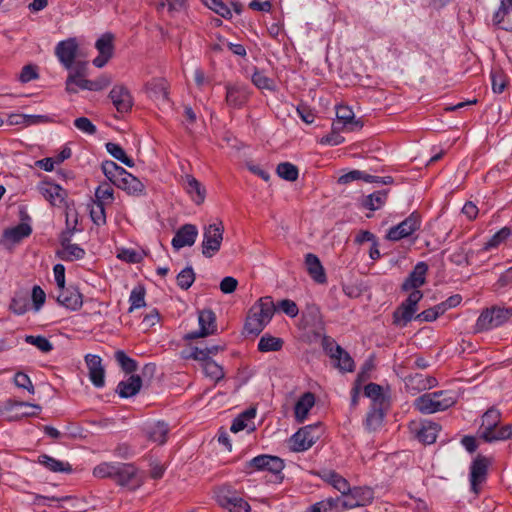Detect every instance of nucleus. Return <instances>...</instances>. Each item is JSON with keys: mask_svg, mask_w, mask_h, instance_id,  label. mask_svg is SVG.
<instances>
[{"mask_svg": "<svg viewBox=\"0 0 512 512\" xmlns=\"http://www.w3.org/2000/svg\"><path fill=\"white\" fill-rule=\"evenodd\" d=\"M109 98L117 112L121 114L130 112L134 104L130 91L123 85H115L109 93Z\"/></svg>", "mask_w": 512, "mask_h": 512, "instance_id": "nucleus-14", "label": "nucleus"}, {"mask_svg": "<svg viewBox=\"0 0 512 512\" xmlns=\"http://www.w3.org/2000/svg\"><path fill=\"white\" fill-rule=\"evenodd\" d=\"M147 439L158 445H164L170 432L169 425L164 421H156L145 428Z\"/></svg>", "mask_w": 512, "mask_h": 512, "instance_id": "nucleus-25", "label": "nucleus"}, {"mask_svg": "<svg viewBox=\"0 0 512 512\" xmlns=\"http://www.w3.org/2000/svg\"><path fill=\"white\" fill-rule=\"evenodd\" d=\"M31 233L32 228L29 224L20 223L14 227L4 230L1 243L4 245L7 243L16 244L21 242L24 238L29 237Z\"/></svg>", "mask_w": 512, "mask_h": 512, "instance_id": "nucleus-27", "label": "nucleus"}, {"mask_svg": "<svg viewBox=\"0 0 512 512\" xmlns=\"http://www.w3.org/2000/svg\"><path fill=\"white\" fill-rule=\"evenodd\" d=\"M115 359L122 368V370L125 371L126 373H132L137 370V362L128 355H126L124 351H116Z\"/></svg>", "mask_w": 512, "mask_h": 512, "instance_id": "nucleus-50", "label": "nucleus"}, {"mask_svg": "<svg viewBox=\"0 0 512 512\" xmlns=\"http://www.w3.org/2000/svg\"><path fill=\"white\" fill-rule=\"evenodd\" d=\"M107 152L118 161L122 162L128 167L134 166V161L126 155L124 149L116 143L108 142L105 145Z\"/></svg>", "mask_w": 512, "mask_h": 512, "instance_id": "nucleus-43", "label": "nucleus"}, {"mask_svg": "<svg viewBox=\"0 0 512 512\" xmlns=\"http://www.w3.org/2000/svg\"><path fill=\"white\" fill-rule=\"evenodd\" d=\"M278 176L286 181H295L298 178L299 171L297 166L290 162H282L276 168Z\"/></svg>", "mask_w": 512, "mask_h": 512, "instance_id": "nucleus-44", "label": "nucleus"}, {"mask_svg": "<svg viewBox=\"0 0 512 512\" xmlns=\"http://www.w3.org/2000/svg\"><path fill=\"white\" fill-rule=\"evenodd\" d=\"M203 370L206 376L210 377L214 381H219L224 378V370L222 366L217 364L214 360H210L203 364Z\"/></svg>", "mask_w": 512, "mask_h": 512, "instance_id": "nucleus-54", "label": "nucleus"}, {"mask_svg": "<svg viewBox=\"0 0 512 512\" xmlns=\"http://www.w3.org/2000/svg\"><path fill=\"white\" fill-rule=\"evenodd\" d=\"M14 383L17 387L26 389L29 393L34 394V386L27 374L23 372L16 373Z\"/></svg>", "mask_w": 512, "mask_h": 512, "instance_id": "nucleus-63", "label": "nucleus"}, {"mask_svg": "<svg viewBox=\"0 0 512 512\" xmlns=\"http://www.w3.org/2000/svg\"><path fill=\"white\" fill-rule=\"evenodd\" d=\"M373 500V491L368 487L349 486V490L343 495L342 509H352L363 507L371 503Z\"/></svg>", "mask_w": 512, "mask_h": 512, "instance_id": "nucleus-11", "label": "nucleus"}, {"mask_svg": "<svg viewBox=\"0 0 512 512\" xmlns=\"http://www.w3.org/2000/svg\"><path fill=\"white\" fill-rule=\"evenodd\" d=\"M421 227V217L418 213L413 212L401 223L391 227L386 235L390 241H399L403 238L411 236L415 231Z\"/></svg>", "mask_w": 512, "mask_h": 512, "instance_id": "nucleus-10", "label": "nucleus"}, {"mask_svg": "<svg viewBox=\"0 0 512 512\" xmlns=\"http://www.w3.org/2000/svg\"><path fill=\"white\" fill-rule=\"evenodd\" d=\"M511 316L512 310L509 308L492 307L490 309H485L479 315L474 326V331L479 333L499 327L507 322Z\"/></svg>", "mask_w": 512, "mask_h": 512, "instance_id": "nucleus-4", "label": "nucleus"}, {"mask_svg": "<svg viewBox=\"0 0 512 512\" xmlns=\"http://www.w3.org/2000/svg\"><path fill=\"white\" fill-rule=\"evenodd\" d=\"M39 191L43 197L53 206H60L66 198V191L58 184L43 182L39 185Z\"/></svg>", "mask_w": 512, "mask_h": 512, "instance_id": "nucleus-24", "label": "nucleus"}, {"mask_svg": "<svg viewBox=\"0 0 512 512\" xmlns=\"http://www.w3.org/2000/svg\"><path fill=\"white\" fill-rule=\"evenodd\" d=\"M113 192V188L110 184L103 183L99 185L95 191L96 203H101L102 205L111 203L114 199Z\"/></svg>", "mask_w": 512, "mask_h": 512, "instance_id": "nucleus-53", "label": "nucleus"}, {"mask_svg": "<svg viewBox=\"0 0 512 512\" xmlns=\"http://www.w3.org/2000/svg\"><path fill=\"white\" fill-rule=\"evenodd\" d=\"M85 362L89 371V379L96 388L105 385V370L102 366V359L98 355L87 354Z\"/></svg>", "mask_w": 512, "mask_h": 512, "instance_id": "nucleus-19", "label": "nucleus"}, {"mask_svg": "<svg viewBox=\"0 0 512 512\" xmlns=\"http://www.w3.org/2000/svg\"><path fill=\"white\" fill-rule=\"evenodd\" d=\"M142 387L139 375H131L127 380L118 383L116 392L121 398H129L136 395Z\"/></svg>", "mask_w": 512, "mask_h": 512, "instance_id": "nucleus-31", "label": "nucleus"}, {"mask_svg": "<svg viewBox=\"0 0 512 512\" xmlns=\"http://www.w3.org/2000/svg\"><path fill=\"white\" fill-rule=\"evenodd\" d=\"M250 96L248 87L244 84L235 83L226 85L225 101L229 107L239 109L243 107Z\"/></svg>", "mask_w": 512, "mask_h": 512, "instance_id": "nucleus-15", "label": "nucleus"}, {"mask_svg": "<svg viewBox=\"0 0 512 512\" xmlns=\"http://www.w3.org/2000/svg\"><path fill=\"white\" fill-rule=\"evenodd\" d=\"M115 186L133 195H139L145 191V185L127 171L122 174V177L118 180Z\"/></svg>", "mask_w": 512, "mask_h": 512, "instance_id": "nucleus-30", "label": "nucleus"}, {"mask_svg": "<svg viewBox=\"0 0 512 512\" xmlns=\"http://www.w3.org/2000/svg\"><path fill=\"white\" fill-rule=\"evenodd\" d=\"M364 394L373 401L372 406H381L384 401L382 387L375 383H369L364 387Z\"/></svg>", "mask_w": 512, "mask_h": 512, "instance_id": "nucleus-47", "label": "nucleus"}, {"mask_svg": "<svg viewBox=\"0 0 512 512\" xmlns=\"http://www.w3.org/2000/svg\"><path fill=\"white\" fill-rule=\"evenodd\" d=\"M25 342L37 347L41 352L48 353L53 350L52 343L44 336L27 335Z\"/></svg>", "mask_w": 512, "mask_h": 512, "instance_id": "nucleus-52", "label": "nucleus"}, {"mask_svg": "<svg viewBox=\"0 0 512 512\" xmlns=\"http://www.w3.org/2000/svg\"><path fill=\"white\" fill-rule=\"evenodd\" d=\"M113 481L120 486L135 489L140 485L138 469L131 463L117 462Z\"/></svg>", "mask_w": 512, "mask_h": 512, "instance_id": "nucleus-12", "label": "nucleus"}, {"mask_svg": "<svg viewBox=\"0 0 512 512\" xmlns=\"http://www.w3.org/2000/svg\"><path fill=\"white\" fill-rule=\"evenodd\" d=\"M428 271V265L425 262H418L413 271L404 281L402 288L405 291L418 289L425 283V275Z\"/></svg>", "mask_w": 512, "mask_h": 512, "instance_id": "nucleus-28", "label": "nucleus"}, {"mask_svg": "<svg viewBox=\"0 0 512 512\" xmlns=\"http://www.w3.org/2000/svg\"><path fill=\"white\" fill-rule=\"evenodd\" d=\"M197 235L198 230L195 225L185 224L176 231L171 244L176 250L185 246H192L196 241Z\"/></svg>", "mask_w": 512, "mask_h": 512, "instance_id": "nucleus-23", "label": "nucleus"}, {"mask_svg": "<svg viewBox=\"0 0 512 512\" xmlns=\"http://www.w3.org/2000/svg\"><path fill=\"white\" fill-rule=\"evenodd\" d=\"M198 321L200 330L188 333L186 336L187 339L194 340L200 337H205L216 331V317L212 310L200 311Z\"/></svg>", "mask_w": 512, "mask_h": 512, "instance_id": "nucleus-17", "label": "nucleus"}, {"mask_svg": "<svg viewBox=\"0 0 512 512\" xmlns=\"http://www.w3.org/2000/svg\"><path fill=\"white\" fill-rule=\"evenodd\" d=\"M416 311L403 303L393 313V323L405 327L413 318Z\"/></svg>", "mask_w": 512, "mask_h": 512, "instance_id": "nucleus-40", "label": "nucleus"}, {"mask_svg": "<svg viewBox=\"0 0 512 512\" xmlns=\"http://www.w3.org/2000/svg\"><path fill=\"white\" fill-rule=\"evenodd\" d=\"M247 466L256 471H267L272 474V482L280 483L283 480L282 471L285 467L284 461L272 455H259L251 459Z\"/></svg>", "mask_w": 512, "mask_h": 512, "instance_id": "nucleus-6", "label": "nucleus"}, {"mask_svg": "<svg viewBox=\"0 0 512 512\" xmlns=\"http://www.w3.org/2000/svg\"><path fill=\"white\" fill-rule=\"evenodd\" d=\"M502 414L495 407L489 408L482 415L479 437L487 443L504 441L512 437V426L507 424L499 427Z\"/></svg>", "mask_w": 512, "mask_h": 512, "instance_id": "nucleus-2", "label": "nucleus"}, {"mask_svg": "<svg viewBox=\"0 0 512 512\" xmlns=\"http://www.w3.org/2000/svg\"><path fill=\"white\" fill-rule=\"evenodd\" d=\"M180 183L195 204L200 205L204 202L206 190L193 175H182L180 178Z\"/></svg>", "mask_w": 512, "mask_h": 512, "instance_id": "nucleus-22", "label": "nucleus"}, {"mask_svg": "<svg viewBox=\"0 0 512 512\" xmlns=\"http://www.w3.org/2000/svg\"><path fill=\"white\" fill-rule=\"evenodd\" d=\"M388 190L376 191L366 196L362 201V206L371 211L380 209L387 200Z\"/></svg>", "mask_w": 512, "mask_h": 512, "instance_id": "nucleus-37", "label": "nucleus"}, {"mask_svg": "<svg viewBox=\"0 0 512 512\" xmlns=\"http://www.w3.org/2000/svg\"><path fill=\"white\" fill-rule=\"evenodd\" d=\"M216 500L221 507L229 512H250L251 510L249 503L229 485L221 486L217 490Z\"/></svg>", "mask_w": 512, "mask_h": 512, "instance_id": "nucleus-7", "label": "nucleus"}, {"mask_svg": "<svg viewBox=\"0 0 512 512\" xmlns=\"http://www.w3.org/2000/svg\"><path fill=\"white\" fill-rule=\"evenodd\" d=\"M321 478L329 483L333 488L338 490L342 495H345L349 490V482L340 474L332 470H325L320 474Z\"/></svg>", "mask_w": 512, "mask_h": 512, "instance_id": "nucleus-34", "label": "nucleus"}, {"mask_svg": "<svg viewBox=\"0 0 512 512\" xmlns=\"http://www.w3.org/2000/svg\"><path fill=\"white\" fill-rule=\"evenodd\" d=\"M117 462H102L94 467L93 475L97 478L113 480Z\"/></svg>", "mask_w": 512, "mask_h": 512, "instance_id": "nucleus-48", "label": "nucleus"}, {"mask_svg": "<svg viewBox=\"0 0 512 512\" xmlns=\"http://www.w3.org/2000/svg\"><path fill=\"white\" fill-rule=\"evenodd\" d=\"M29 302L25 297H14L10 304V310L16 315H23L28 311Z\"/></svg>", "mask_w": 512, "mask_h": 512, "instance_id": "nucleus-60", "label": "nucleus"}, {"mask_svg": "<svg viewBox=\"0 0 512 512\" xmlns=\"http://www.w3.org/2000/svg\"><path fill=\"white\" fill-rule=\"evenodd\" d=\"M113 40V34L105 33L96 41L95 47L99 52V55L93 60V64L96 67L102 68L112 57L114 50Z\"/></svg>", "mask_w": 512, "mask_h": 512, "instance_id": "nucleus-18", "label": "nucleus"}, {"mask_svg": "<svg viewBox=\"0 0 512 512\" xmlns=\"http://www.w3.org/2000/svg\"><path fill=\"white\" fill-rule=\"evenodd\" d=\"M129 302L130 311L145 306V290L142 287H136L131 291Z\"/></svg>", "mask_w": 512, "mask_h": 512, "instance_id": "nucleus-57", "label": "nucleus"}, {"mask_svg": "<svg viewBox=\"0 0 512 512\" xmlns=\"http://www.w3.org/2000/svg\"><path fill=\"white\" fill-rule=\"evenodd\" d=\"M493 24L503 30L512 31V8L500 3V7L494 13Z\"/></svg>", "mask_w": 512, "mask_h": 512, "instance_id": "nucleus-33", "label": "nucleus"}, {"mask_svg": "<svg viewBox=\"0 0 512 512\" xmlns=\"http://www.w3.org/2000/svg\"><path fill=\"white\" fill-rule=\"evenodd\" d=\"M277 307L286 315L292 318L296 317L299 312L297 304L289 299L281 300L280 302H278Z\"/></svg>", "mask_w": 512, "mask_h": 512, "instance_id": "nucleus-64", "label": "nucleus"}, {"mask_svg": "<svg viewBox=\"0 0 512 512\" xmlns=\"http://www.w3.org/2000/svg\"><path fill=\"white\" fill-rule=\"evenodd\" d=\"M38 463L43 465L51 472H63L70 473L72 472V467L68 462H63L58 459H55L47 454H42L38 456Z\"/></svg>", "mask_w": 512, "mask_h": 512, "instance_id": "nucleus-35", "label": "nucleus"}, {"mask_svg": "<svg viewBox=\"0 0 512 512\" xmlns=\"http://www.w3.org/2000/svg\"><path fill=\"white\" fill-rule=\"evenodd\" d=\"M224 225L221 220L204 226L202 254L207 257H213L221 248L223 241Z\"/></svg>", "mask_w": 512, "mask_h": 512, "instance_id": "nucleus-5", "label": "nucleus"}, {"mask_svg": "<svg viewBox=\"0 0 512 512\" xmlns=\"http://www.w3.org/2000/svg\"><path fill=\"white\" fill-rule=\"evenodd\" d=\"M449 259L457 266L469 265L470 252L465 251L464 248H459L450 255Z\"/></svg>", "mask_w": 512, "mask_h": 512, "instance_id": "nucleus-59", "label": "nucleus"}, {"mask_svg": "<svg viewBox=\"0 0 512 512\" xmlns=\"http://www.w3.org/2000/svg\"><path fill=\"white\" fill-rule=\"evenodd\" d=\"M488 463L485 458H477L470 467L471 490L478 493V486L486 480Z\"/></svg>", "mask_w": 512, "mask_h": 512, "instance_id": "nucleus-26", "label": "nucleus"}, {"mask_svg": "<svg viewBox=\"0 0 512 512\" xmlns=\"http://www.w3.org/2000/svg\"><path fill=\"white\" fill-rule=\"evenodd\" d=\"M409 430L419 442L430 445L436 441L441 426L429 420L411 421Z\"/></svg>", "mask_w": 512, "mask_h": 512, "instance_id": "nucleus-9", "label": "nucleus"}, {"mask_svg": "<svg viewBox=\"0 0 512 512\" xmlns=\"http://www.w3.org/2000/svg\"><path fill=\"white\" fill-rule=\"evenodd\" d=\"M305 265L308 274L311 276V278L317 282V283H325L327 278L324 271V268L319 260V258L313 254L308 253L305 256Z\"/></svg>", "mask_w": 512, "mask_h": 512, "instance_id": "nucleus-29", "label": "nucleus"}, {"mask_svg": "<svg viewBox=\"0 0 512 512\" xmlns=\"http://www.w3.org/2000/svg\"><path fill=\"white\" fill-rule=\"evenodd\" d=\"M74 126L81 132L94 135L97 132L96 126L87 117H79L74 120Z\"/></svg>", "mask_w": 512, "mask_h": 512, "instance_id": "nucleus-58", "label": "nucleus"}, {"mask_svg": "<svg viewBox=\"0 0 512 512\" xmlns=\"http://www.w3.org/2000/svg\"><path fill=\"white\" fill-rule=\"evenodd\" d=\"M322 434L320 423L307 425L299 429L291 438L294 451H306L312 447Z\"/></svg>", "mask_w": 512, "mask_h": 512, "instance_id": "nucleus-8", "label": "nucleus"}, {"mask_svg": "<svg viewBox=\"0 0 512 512\" xmlns=\"http://www.w3.org/2000/svg\"><path fill=\"white\" fill-rule=\"evenodd\" d=\"M56 300L60 305L71 311H77L83 305L82 294L73 286L58 288Z\"/></svg>", "mask_w": 512, "mask_h": 512, "instance_id": "nucleus-16", "label": "nucleus"}, {"mask_svg": "<svg viewBox=\"0 0 512 512\" xmlns=\"http://www.w3.org/2000/svg\"><path fill=\"white\" fill-rule=\"evenodd\" d=\"M101 169L107 179L114 185H116L118 180L122 177V174L126 171L123 167L110 160L104 161L101 165Z\"/></svg>", "mask_w": 512, "mask_h": 512, "instance_id": "nucleus-38", "label": "nucleus"}, {"mask_svg": "<svg viewBox=\"0 0 512 512\" xmlns=\"http://www.w3.org/2000/svg\"><path fill=\"white\" fill-rule=\"evenodd\" d=\"M79 90L90 91V80L85 79L80 71H75L67 77L66 91L68 93H77Z\"/></svg>", "mask_w": 512, "mask_h": 512, "instance_id": "nucleus-36", "label": "nucleus"}, {"mask_svg": "<svg viewBox=\"0 0 512 512\" xmlns=\"http://www.w3.org/2000/svg\"><path fill=\"white\" fill-rule=\"evenodd\" d=\"M206 6H208L211 10L215 11L217 14L222 17H227L231 15L229 8L224 4L222 0H203Z\"/></svg>", "mask_w": 512, "mask_h": 512, "instance_id": "nucleus-62", "label": "nucleus"}, {"mask_svg": "<svg viewBox=\"0 0 512 512\" xmlns=\"http://www.w3.org/2000/svg\"><path fill=\"white\" fill-rule=\"evenodd\" d=\"M511 234L512 231L509 227L501 228L484 244L483 249L488 251L490 249L497 248L499 245L504 243Z\"/></svg>", "mask_w": 512, "mask_h": 512, "instance_id": "nucleus-45", "label": "nucleus"}, {"mask_svg": "<svg viewBox=\"0 0 512 512\" xmlns=\"http://www.w3.org/2000/svg\"><path fill=\"white\" fill-rule=\"evenodd\" d=\"M337 120L333 122L334 129H343L354 119L353 111L347 106H338L336 109Z\"/></svg>", "mask_w": 512, "mask_h": 512, "instance_id": "nucleus-42", "label": "nucleus"}, {"mask_svg": "<svg viewBox=\"0 0 512 512\" xmlns=\"http://www.w3.org/2000/svg\"><path fill=\"white\" fill-rule=\"evenodd\" d=\"M283 346V340L268 334L263 335L258 343V350L261 352L279 351Z\"/></svg>", "mask_w": 512, "mask_h": 512, "instance_id": "nucleus-41", "label": "nucleus"}, {"mask_svg": "<svg viewBox=\"0 0 512 512\" xmlns=\"http://www.w3.org/2000/svg\"><path fill=\"white\" fill-rule=\"evenodd\" d=\"M335 366L344 372H352L354 370V361L351 356L342 348V353L332 358Z\"/></svg>", "mask_w": 512, "mask_h": 512, "instance_id": "nucleus-49", "label": "nucleus"}, {"mask_svg": "<svg viewBox=\"0 0 512 512\" xmlns=\"http://www.w3.org/2000/svg\"><path fill=\"white\" fill-rule=\"evenodd\" d=\"M276 306L271 297L260 298L249 310L244 330L249 335H259L271 321Z\"/></svg>", "mask_w": 512, "mask_h": 512, "instance_id": "nucleus-1", "label": "nucleus"}, {"mask_svg": "<svg viewBox=\"0 0 512 512\" xmlns=\"http://www.w3.org/2000/svg\"><path fill=\"white\" fill-rule=\"evenodd\" d=\"M177 285L183 289H189L195 281V273L192 267H186L177 275Z\"/></svg>", "mask_w": 512, "mask_h": 512, "instance_id": "nucleus-51", "label": "nucleus"}, {"mask_svg": "<svg viewBox=\"0 0 512 512\" xmlns=\"http://www.w3.org/2000/svg\"><path fill=\"white\" fill-rule=\"evenodd\" d=\"M61 248L57 250L56 256L66 262L81 260L85 257V250L78 244L71 243L70 238L63 235L60 240Z\"/></svg>", "mask_w": 512, "mask_h": 512, "instance_id": "nucleus-21", "label": "nucleus"}, {"mask_svg": "<svg viewBox=\"0 0 512 512\" xmlns=\"http://www.w3.org/2000/svg\"><path fill=\"white\" fill-rule=\"evenodd\" d=\"M147 95L160 105L169 104L168 83L163 78H154L145 85Z\"/></svg>", "mask_w": 512, "mask_h": 512, "instance_id": "nucleus-20", "label": "nucleus"}, {"mask_svg": "<svg viewBox=\"0 0 512 512\" xmlns=\"http://www.w3.org/2000/svg\"><path fill=\"white\" fill-rule=\"evenodd\" d=\"M251 80L253 84L259 89H266L273 91L275 90V82L270 77L266 76L262 71L255 70L253 73Z\"/></svg>", "mask_w": 512, "mask_h": 512, "instance_id": "nucleus-46", "label": "nucleus"}, {"mask_svg": "<svg viewBox=\"0 0 512 512\" xmlns=\"http://www.w3.org/2000/svg\"><path fill=\"white\" fill-rule=\"evenodd\" d=\"M455 393L441 390L425 393L414 400V407L422 414H433L447 410L456 403Z\"/></svg>", "mask_w": 512, "mask_h": 512, "instance_id": "nucleus-3", "label": "nucleus"}, {"mask_svg": "<svg viewBox=\"0 0 512 512\" xmlns=\"http://www.w3.org/2000/svg\"><path fill=\"white\" fill-rule=\"evenodd\" d=\"M491 83L493 92L501 94L504 91L507 84L504 73L499 69L492 70Z\"/></svg>", "mask_w": 512, "mask_h": 512, "instance_id": "nucleus-56", "label": "nucleus"}, {"mask_svg": "<svg viewBox=\"0 0 512 512\" xmlns=\"http://www.w3.org/2000/svg\"><path fill=\"white\" fill-rule=\"evenodd\" d=\"M77 52L78 43L76 38H68L60 41L55 47V55L66 69L72 68Z\"/></svg>", "mask_w": 512, "mask_h": 512, "instance_id": "nucleus-13", "label": "nucleus"}, {"mask_svg": "<svg viewBox=\"0 0 512 512\" xmlns=\"http://www.w3.org/2000/svg\"><path fill=\"white\" fill-rule=\"evenodd\" d=\"M314 404V394L311 392L304 393L295 404L294 414L296 421L303 423Z\"/></svg>", "mask_w": 512, "mask_h": 512, "instance_id": "nucleus-32", "label": "nucleus"}, {"mask_svg": "<svg viewBox=\"0 0 512 512\" xmlns=\"http://www.w3.org/2000/svg\"><path fill=\"white\" fill-rule=\"evenodd\" d=\"M322 346L324 351L329 355L331 359L337 354L342 353V347L339 346L334 339L328 336L323 338Z\"/></svg>", "mask_w": 512, "mask_h": 512, "instance_id": "nucleus-61", "label": "nucleus"}, {"mask_svg": "<svg viewBox=\"0 0 512 512\" xmlns=\"http://www.w3.org/2000/svg\"><path fill=\"white\" fill-rule=\"evenodd\" d=\"M384 419V412L380 406H372L365 420V427L369 431L377 430Z\"/></svg>", "mask_w": 512, "mask_h": 512, "instance_id": "nucleus-39", "label": "nucleus"}, {"mask_svg": "<svg viewBox=\"0 0 512 512\" xmlns=\"http://www.w3.org/2000/svg\"><path fill=\"white\" fill-rule=\"evenodd\" d=\"M182 357L184 359H193L196 361H201L203 364L210 361L211 358L208 357L205 347H191L187 350L182 351Z\"/></svg>", "mask_w": 512, "mask_h": 512, "instance_id": "nucleus-55", "label": "nucleus"}]
</instances>
